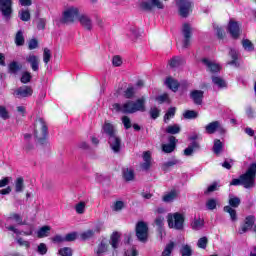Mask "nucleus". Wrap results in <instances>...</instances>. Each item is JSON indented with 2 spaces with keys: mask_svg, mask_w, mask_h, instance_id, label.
<instances>
[{
  "mask_svg": "<svg viewBox=\"0 0 256 256\" xmlns=\"http://www.w3.org/2000/svg\"><path fill=\"white\" fill-rule=\"evenodd\" d=\"M212 83L218 86L219 89H225V87H227V82H225L224 79L219 76H213Z\"/></svg>",
  "mask_w": 256,
  "mask_h": 256,
  "instance_id": "33",
  "label": "nucleus"
},
{
  "mask_svg": "<svg viewBox=\"0 0 256 256\" xmlns=\"http://www.w3.org/2000/svg\"><path fill=\"white\" fill-rule=\"evenodd\" d=\"M18 15L21 21H29L31 19V13H29V10H20Z\"/></svg>",
  "mask_w": 256,
  "mask_h": 256,
  "instance_id": "41",
  "label": "nucleus"
},
{
  "mask_svg": "<svg viewBox=\"0 0 256 256\" xmlns=\"http://www.w3.org/2000/svg\"><path fill=\"white\" fill-rule=\"evenodd\" d=\"M228 203L229 206H225L224 211L225 213H229L232 221H237V211H235V209L241 205V199L233 194H230Z\"/></svg>",
  "mask_w": 256,
  "mask_h": 256,
  "instance_id": "8",
  "label": "nucleus"
},
{
  "mask_svg": "<svg viewBox=\"0 0 256 256\" xmlns=\"http://www.w3.org/2000/svg\"><path fill=\"white\" fill-rule=\"evenodd\" d=\"M23 69V65L17 61H13L8 65V72L12 75H17L18 71H21Z\"/></svg>",
  "mask_w": 256,
  "mask_h": 256,
  "instance_id": "25",
  "label": "nucleus"
},
{
  "mask_svg": "<svg viewBox=\"0 0 256 256\" xmlns=\"http://www.w3.org/2000/svg\"><path fill=\"white\" fill-rule=\"evenodd\" d=\"M75 239H77V232L69 233L64 237V241L68 242L75 241Z\"/></svg>",
  "mask_w": 256,
  "mask_h": 256,
  "instance_id": "63",
  "label": "nucleus"
},
{
  "mask_svg": "<svg viewBox=\"0 0 256 256\" xmlns=\"http://www.w3.org/2000/svg\"><path fill=\"white\" fill-rule=\"evenodd\" d=\"M165 85L171 89V91H174V93L179 89V82L171 77H168L165 80Z\"/></svg>",
  "mask_w": 256,
  "mask_h": 256,
  "instance_id": "26",
  "label": "nucleus"
},
{
  "mask_svg": "<svg viewBox=\"0 0 256 256\" xmlns=\"http://www.w3.org/2000/svg\"><path fill=\"white\" fill-rule=\"evenodd\" d=\"M144 11H153V9H165V5L161 0H144L141 3Z\"/></svg>",
  "mask_w": 256,
  "mask_h": 256,
  "instance_id": "13",
  "label": "nucleus"
},
{
  "mask_svg": "<svg viewBox=\"0 0 256 256\" xmlns=\"http://www.w3.org/2000/svg\"><path fill=\"white\" fill-rule=\"evenodd\" d=\"M15 45L17 47H23L25 45V36H23V32L19 30L15 35Z\"/></svg>",
  "mask_w": 256,
  "mask_h": 256,
  "instance_id": "32",
  "label": "nucleus"
},
{
  "mask_svg": "<svg viewBox=\"0 0 256 256\" xmlns=\"http://www.w3.org/2000/svg\"><path fill=\"white\" fill-rule=\"evenodd\" d=\"M228 31L233 39H239V36L241 35V28L239 27V23L230 20Z\"/></svg>",
  "mask_w": 256,
  "mask_h": 256,
  "instance_id": "17",
  "label": "nucleus"
},
{
  "mask_svg": "<svg viewBox=\"0 0 256 256\" xmlns=\"http://www.w3.org/2000/svg\"><path fill=\"white\" fill-rule=\"evenodd\" d=\"M34 136L37 139L38 143H45L47 139V124L43 118H38L34 124Z\"/></svg>",
  "mask_w": 256,
  "mask_h": 256,
  "instance_id": "4",
  "label": "nucleus"
},
{
  "mask_svg": "<svg viewBox=\"0 0 256 256\" xmlns=\"http://www.w3.org/2000/svg\"><path fill=\"white\" fill-rule=\"evenodd\" d=\"M120 235L117 232H114L111 235L110 241L107 239H103L97 246L95 253L96 255H103L109 251V245H112L113 249H117L119 247V239Z\"/></svg>",
  "mask_w": 256,
  "mask_h": 256,
  "instance_id": "3",
  "label": "nucleus"
},
{
  "mask_svg": "<svg viewBox=\"0 0 256 256\" xmlns=\"http://www.w3.org/2000/svg\"><path fill=\"white\" fill-rule=\"evenodd\" d=\"M145 97H141L137 99L135 102L128 101L124 103L123 105L119 103H115L112 105L113 111H121V113H137V111H140L141 113H145L147 109L145 108Z\"/></svg>",
  "mask_w": 256,
  "mask_h": 256,
  "instance_id": "1",
  "label": "nucleus"
},
{
  "mask_svg": "<svg viewBox=\"0 0 256 256\" xmlns=\"http://www.w3.org/2000/svg\"><path fill=\"white\" fill-rule=\"evenodd\" d=\"M136 236L142 243L147 241V237H149V227L147 226V223L143 221L137 223Z\"/></svg>",
  "mask_w": 256,
  "mask_h": 256,
  "instance_id": "10",
  "label": "nucleus"
},
{
  "mask_svg": "<svg viewBox=\"0 0 256 256\" xmlns=\"http://www.w3.org/2000/svg\"><path fill=\"white\" fill-rule=\"evenodd\" d=\"M0 117L6 121V119H9V112L7 111V108L5 106H0Z\"/></svg>",
  "mask_w": 256,
  "mask_h": 256,
  "instance_id": "57",
  "label": "nucleus"
},
{
  "mask_svg": "<svg viewBox=\"0 0 256 256\" xmlns=\"http://www.w3.org/2000/svg\"><path fill=\"white\" fill-rule=\"evenodd\" d=\"M8 221H15L17 225H27V222L23 221V217L21 216V214L17 213L10 214Z\"/></svg>",
  "mask_w": 256,
  "mask_h": 256,
  "instance_id": "28",
  "label": "nucleus"
},
{
  "mask_svg": "<svg viewBox=\"0 0 256 256\" xmlns=\"http://www.w3.org/2000/svg\"><path fill=\"white\" fill-rule=\"evenodd\" d=\"M133 95H135V88L133 87L127 88L124 92V96L126 97V99H131Z\"/></svg>",
  "mask_w": 256,
  "mask_h": 256,
  "instance_id": "60",
  "label": "nucleus"
},
{
  "mask_svg": "<svg viewBox=\"0 0 256 256\" xmlns=\"http://www.w3.org/2000/svg\"><path fill=\"white\" fill-rule=\"evenodd\" d=\"M191 246L189 245H184L182 246V249H181V255L182 256H191Z\"/></svg>",
  "mask_w": 256,
  "mask_h": 256,
  "instance_id": "56",
  "label": "nucleus"
},
{
  "mask_svg": "<svg viewBox=\"0 0 256 256\" xmlns=\"http://www.w3.org/2000/svg\"><path fill=\"white\" fill-rule=\"evenodd\" d=\"M242 47H244L245 51H253L255 46L249 39L242 40Z\"/></svg>",
  "mask_w": 256,
  "mask_h": 256,
  "instance_id": "42",
  "label": "nucleus"
},
{
  "mask_svg": "<svg viewBox=\"0 0 256 256\" xmlns=\"http://www.w3.org/2000/svg\"><path fill=\"white\" fill-rule=\"evenodd\" d=\"M212 151L215 155H221V153H223V142L219 139H215Z\"/></svg>",
  "mask_w": 256,
  "mask_h": 256,
  "instance_id": "29",
  "label": "nucleus"
},
{
  "mask_svg": "<svg viewBox=\"0 0 256 256\" xmlns=\"http://www.w3.org/2000/svg\"><path fill=\"white\" fill-rule=\"evenodd\" d=\"M256 163H252L245 174L241 175L242 186L245 189L255 187Z\"/></svg>",
  "mask_w": 256,
  "mask_h": 256,
  "instance_id": "5",
  "label": "nucleus"
},
{
  "mask_svg": "<svg viewBox=\"0 0 256 256\" xmlns=\"http://www.w3.org/2000/svg\"><path fill=\"white\" fill-rule=\"evenodd\" d=\"M123 178L125 181H134L135 180V170L133 168L125 167L122 170Z\"/></svg>",
  "mask_w": 256,
  "mask_h": 256,
  "instance_id": "23",
  "label": "nucleus"
},
{
  "mask_svg": "<svg viewBox=\"0 0 256 256\" xmlns=\"http://www.w3.org/2000/svg\"><path fill=\"white\" fill-rule=\"evenodd\" d=\"M80 15L79 7L68 6L62 14V23H66V25L75 23V20L79 19Z\"/></svg>",
  "mask_w": 256,
  "mask_h": 256,
  "instance_id": "6",
  "label": "nucleus"
},
{
  "mask_svg": "<svg viewBox=\"0 0 256 256\" xmlns=\"http://www.w3.org/2000/svg\"><path fill=\"white\" fill-rule=\"evenodd\" d=\"M202 63L210 73H219V71H221V66L219 64L207 58L202 59Z\"/></svg>",
  "mask_w": 256,
  "mask_h": 256,
  "instance_id": "19",
  "label": "nucleus"
},
{
  "mask_svg": "<svg viewBox=\"0 0 256 256\" xmlns=\"http://www.w3.org/2000/svg\"><path fill=\"white\" fill-rule=\"evenodd\" d=\"M26 63H29L32 71H39V56L35 55V54H29L26 56Z\"/></svg>",
  "mask_w": 256,
  "mask_h": 256,
  "instance_id": "20",
  "label": "nucleus"
},
{
  "mask_svg": "<svg viewBox=\"0 0 256 256\" xmlns=\"http://www.w3.org/2000/svg\"><path fill=\"white\" fill-rule=\"evenodd\" d=\"M137 255H139V252L135 247H132L125 252V256H137Z\"/></svg>",
  "mask_w": 256,
  "mask_h": 256,
  "instance_id": "64",
  "label": "nucleus"
},
{
  "mask_svg": "<svg viewBox=\"0 0 256 256\" xmlns=\"http://www.w3.org/2000/svg\"><path fill=\"white\" fill-rule=\"evenodd\" d=\"M178 195L179 193L177 192V190H172L171 192L163 196L162 201H164V203H171L175 201V198Z\"/></svg>",
  "mask_w": 256,
  "mask_h": 256,
  "instance_id": "30",
  "label": "nucleus"
},
{
  "mask_svg": "<svg viewBox=\"0 0 256 256\" xmlns=\"http://www.w3.org/2000/svg\"><path fill=\"white\" fill-rule=\"evenodd\" d=\"M206 208L209 211H213L214 209H217V200H215L214 198L208 199L206 201Z\"/></svg>",
  "mask_w": 256,
  "mask_h": 256,
  "instance_id": "44",
  "label": "nucleus"
},
{
  "mask_svg": "<svg viewBox=\"0 0 256 256\" xmlns=\"http://www.w3.org/2000/svg\"><path fill=\"white\" fill-rule=\"evenodd\" d=\"M181 61L180 57H174L170 60L169 65L172 68L179 67V65H181Z\"/></svg>",
  "mask_w": 256,
  "mask_h": 256,
  "instance_id": "52",
  "label": "nucleus"
},
{
  "mask_svg": "<svg viewBox=\"0 0 256 256\" xmlns=\"http://www.w3.org/2000/svg\"><path fill=\"white\" fill-rule=\"evenodd\" d=\"M213 28L215 29L219 39H223V37L225 36V31H223V29H221L217 24H213Z\"/></svg>",
  "mask_w": 256,
  "mask_h": 256,
  "instance_id": "59",
  "label": "nucleus"
},
{
  "mask_svg": "<svg viewBox=\"0 0 256 256\" xmlns=\"http://www.w3.org/2000/svg\"><path fill=\"white\" fill-rule=\"evenodd\" d=\"M78 21L85 31H91L93 29V19H91V16L80 14Z\"/></svg>",
  "mask_w": 256,
  "mask_h": 256,
  "instance_id": "14",
  "label": "nucleus"
},
{
  "mask_svg": "<svg viewBox=\"0 0 256 256\" xmlns=\"http://www.w3.org/2000/svg\"><path fill=\"white\" fill-rule=\"evenodd\" d=\"M85 207H86L85 202H79L75 206L76 213H78L79 215H83V213H85Z\"/></svg>",
  "mask_w": 256,
  "mask_h": 256,
  "instance_id": "47",
  "label": "nucleus"
},
{
  "mask_svg": "<svg viewBox=\"0 0 256 256\" xmlns=\"http://www.w3.org/2000/svg\"><path fill=\"white\" fill-rule=\"evenodd\" d=\"M178 163H179V161H177V160H170L168 162H165L162 165V169H163V171H167V169H169V167H173L174 165H177Z\"/></svg>",
  "mask_w": 256,
  "mask_h": 256,
  "instance_id": "53",
  "label": "nucleus"
},
{
  "mask_svg": "<svg viewBox=\"0 0 256 256\" xmlns=\"http://www.w3.org/2000/svg\"><path fill=\"white\" fill-rule=\"evenodd\" d=\"M255 225V216H248L245 218L244 224H242L238 230V233L240 235H243V233H247L251 227Z\"/></svg>",
  "mask_w": 256,
  "mask_h": 256,
  "instance_id": "16",
  "label": "nucleus"
},
{
  "mask_svg": "<svg viewBox=\"0 0 256 256\" xmlns=\"http://www.w3.org/2000/svg\"><path fill=\"white\" fill-rule=\"evenodd\" d=\"M21 83L27 84L31 81V73L30 72H24L22 73V77L20 79Z\"/></svg>",
  "mask_w": 256,
  "mask_h": 256,
  "instance_id": "54",
  "label": "nucleus"
},
{
  "mask_svg": "<svg viewBox=\"0 0 256 256\" xmlns=\"http://www.w3.org/2000/svg\"><path fill=\"white\" fill-rule=\"evenodd\" d=\"M14 95L18 99H24L25 97H31V95H33V89L30 86H21L14 92Z\"/></svg>",
  "mask_w": 256,
  "mask_h": 256,
  "instance_id": "15",
  "label": "nucleus"
},
{
  "mask_svg": "<svg viewBox=\"0 0 256 256\" xmlns=\"http://www.w3.org/2000/svg\"><path fill=\"white\" fill-rule=\"evenodd\" d=\"M182 32L184 36L183 48L187 49L191 45V25L184 24L182 27Z\"/></svg>",
  "mask_w": 256,
  "mask_h": 256,
  "instance_id": "18",
  "label": "nucleus"
},
{
  "mask_svg": "<svg viewBox=\"0 0 256 256\" xmlns=\"http://www.w3.org/2000/svg\"><path fill=\"white\" fill-rule=\"evenodd\" d=\"M176 5L179 9L181 17H188L193 9V4L189 0H178Z\"/></svg>",
  "mask_w": 256,
  "mask_h": 256,
  "instance_id": "11",
  "label": "nucleus"
},
{
  "mask_svg": "<svg viewBox=\"0 0 256 256\" xmlns=\"http://www.w3.org/2000/svg\"><path fill=\"white\" fill-rule=\"evenodd\" d=\"M166 133L177 135V133H181V126H179V124L170 125L166 128Z\"/></svg>",
  "mask_w": 256,
  "mask_h": 256,
  "instance_id": "34",
  "label": "nucleus"
},
{
  "mask_svg": "<svg viewBox=\"0 0 256 256\" xmlns=\"http://www.w3.org/2000/svg\"><path fill=\"white\" fill-rule=\"evenodd\" d=\"M0 13L6 21H9V19H11V15H13V1L0 0Z\"/></svg>",
  "mask_w": 256,
  "mask_h": 256,
  "instance_id": "9",
  "label": "nucleus"
},
{
  "mask_svg": "<svg viewBox=\"0 0 256 256\" xmlns=\"http://www.w3.org/2000/svg\"><path fill=\"white\" fill-rule=\"evenodd\" d=\"M195 149H199V143L197 142H193L190 146H188L184 150V155H186L187 157H189L190 155H193V151H195Z\"/></svg>",
  "mask_w": 256,
  "mask_h": 256,
  "instance_id": "37",
  "label": "nucleus"
},
{
  "mask_svg": "<svg viewBox=\"0 0 256 256\" xmlns=\"http://www.w3.org/2000/svg\"><path fill=\"white\" fill-rule=\"evenodd\" d=\"M205 131L206 133H208V135H213L214 133L217 132H219L220 135H225L226 133L225 128L223 127V125H221V122L219 121H213L206 125Z\"/></svg>",
  "mask_w": 256,
  "mask_h": 256,
  "instance_id": "12",
  "label": "nucleus"
},
{
  "mask_svg": "<svg viewBox=\"0 0 256 256\" xmlns=\"http://www.w3.org/2000/svg\"><path fill=\"white\" fill-rule=\"evenodd\" d=\"M207 245H209V238H207V236H203L198 239L197 247L199 249H207Z\"/></svg>",
  "mask_w": 256,
  "mask_h": 256,
  "instance_id": "38",
  "label": "nucleus"
},
{
  "mask_svg": "<svg viewBox=\"0 0 256 256\" xmlns=\"http://www.w3.org/2000/svg\"><path fill=\"white\" fill-rule=\"evenodd\" d=\"M37 47H39V42L37 39H31L28 43V49L33 51V49H37Z\"/></svg>",
  "mask_w": 256,
  "mask_h": 256,
  "instance_id": "61",
  "label": "nucleus"
},
{
  "mask_svg": "<svg viewBox=\"0 0 256 256\" xmlns=\"http://www.w3.org/2000/svg\"><path fill=\"white\" fill-rule=\"evenodd\" d=\"M168 227L170 229H176L177 231H181L183 229V223H185V216L179 212L168 214Z\"/></svg>",
  "mask_w": 256,
  "mask_h": 256,
  "instance_id": "7",
  "label": "nucleus"
},
{
  "mask_svg": "<svg viewBox=\"0 0 256 256\" xmlns=\"http://www.w3.org/2000/svg\"><path fill=\"white\" fill-rule=\"evenodd\" d=\"M43 61L45 65L51 61V50H49V48H44Z\"/></svg>",
  "mask_w": 256,
  "mask_h": 256,
  "instance_id": "46",
  "label": "nucleus"
},
{
  "mask_svg": "<svg viewBox=\"0 0 256 256\" xmlns=\"http://www.w3.org/2000/svg\"><path fill=\"white\" fill-rule=\"evenodd\" d=\"M162 151H164V153H173V151H175V145H173V144H163L162 145Z\"/></svg>",
  "mask_w": 256,
  "mask_h": 256,
  "instance_id": "51",
  "label": "nucleus"
},
{
  "mask_svg": "<svg viewBox=\"0 0 256 256\" xmlns=\"http://www.w3.org/2000/svg\"><path fill=\"white\" fill-rule=\"evenodd\" d=\"M204 225L205 221L201 218H195L194 221L191 223V227L194 231H200V229H203Z\"/></svg>",
  "mask_w": 256,
  "mask_h": 256,
  "instance_id": "31",
  "label": "nucleus"
},
{
  "mask_svg": "<svg viewBox=\"0 0 256 256\" xmlns=\"http://www.w3.org/2000/svg\"><path fill=\"white\" fill-rule=\"evenodd\" d=\"M7 231H12V233H15V235H25L29 237L30 235H33V225L30 226V229L28 231H20L17 229V227L13 225H5Z\"/></svg>",
  "mask_w": 256,
  "mask_h": 256,
  "instance_id": "21",
  "label": "nucleus"
},
{
  "mask_svg": "<svg viewBox=\"0 0 256 256\" xmlns=\"http://www.w3.org/2000/svg\"><path fill=\"white\" fill-rule=\"evenodd\" d=\"M143 161L144 163L141 164V168L144 171H148L151 168V152L147 151L143 154Z\"/></svg>",
  "mask_w": 256,
  "mask_h": 256,
  "instance_id": "24",
  "label": "nucleus"
},
{
  "mask_svg": "<svg viewBox=\"0 0 256 256\" xmlns=\"http://www.w3.org/2000/svg\"><path fill=\"white\" fill-rule=\"evenodd\" d=\"M175 111L176 109L175 108H170L165 116H164V123H169V119H173V117H175Z\"/></svg>",
  "mask_w": 256,
  "mask_h": 256,
  "instance_id": "45",
  "label": "nucleus"
},
{
  "mask_svg": "<svg viewBox=\"0 0 256 256\" xmlns=\"http://www.w3.org/2000/svg\"><path fill=\"white\" fill-rule=\"evenodd\" d=\"M125 208V202L124 201H116L114 205L112 206L113 211H122Z\"/></svg>",
  "mask_w": 256,
  "mask_h": 256,
  "instance_id": "48",
  "label": "nucleus"
},
{
  "mask_svg": "<svg viewBox=\"0 0 256 256\" xmlns=\"http://www.w3.org/2000/svg\"><path fill=\"white\" fill-rule=\"evenodd\" d=\"M229 55L232 61L228 62V65H235V67H237V59L239 57V53L235 49H230Z\"/></svg>",
  "mask_w": 256,
  "mask_h": 256,
  "instance_id": "35",
  "label": "nucleus"
},
{
  "mask_svg": "<svg viewBox=\"0 0 256 256\" xmlns=\"http://www.w3.org/2000/svg\"><path fill=\"white\" fill-rule=\"evenodd\" d=\"M160 113H161V110H159V108H157V107H152L150 109V117L152 119H157V117H159Z\"/></svg>",
  "mask_w": 256,
  "mask_h": 256,
  "instance_id": "55",
  "label": "nucleus"
},
{
  "mask_svg": "<svg viewBox=\"0 0 256 256\" xmlns=\"http://www.w3.org/2000/svg\"><path fill=\"white\" fill-rule=\"evenodd\" d=\"M190 97L195 105H201L203 103V91L201 90L192 91Z\"/></svg>",
  "mask_w": 256,
  "mask_h": 256,
  "instance_id": "22",
  "label": "nucleus"
},
{
  "mask_svg": "<svg viewBox=\"0 0 256 256\" xmlns=\"http://www.w3.org/2000/svg\"><path fill=\"white\" fill-rule=\"evenodd\" d=\"M51 233V226H43L37 231L38 239H43L44 237H49Z\"/></svg>",
  "mask_w": 256,
  "mask_h": 256,
  "instance_id": "27",
  "label": "nucleus"
},
{
  "mask_svg": "<svg viewBox=\"0 0 256 256\" xmlns=\"http://www.w3.org/2000/svg\"><path fill=\"white\" fill-rule=\"evenodd\" d=\"M122 123H123L125 129H131V127H132L131 118H129L128 116H123Z\"/></svg>",
  "mask_w": 256,
  "mask_h": 256,
  "instance_id": "58",
  "label": "nucleus"
},
{
  "mask_svg": "<svg viewBox=\"0 0 256 256\" xmlns=\"http://www.w3.org/2000/svg\"><path fill=\"white\" fill-rule=\"evenodd\" d=\"M47 25V20L45 18H39L37 20V28L38 29H45V26Z\"/></svg>",
  "mask_w": 256,
  "mask_h": 256,
  "instance_id": "62",
  "label": "nucleus"
},
{
  "mask_svg": "<svg viewBox=\"0 0 256 256\" xmlns=\"http://www.w3.org/2000/svg\"><path fill=\"white\" fill-rule=\"evenodd\" d=\"M102 130L108 136V143L112 151H114V153H119L121 151V138L117 136V129L115 128V125L105 121Z\"/></svg>",
  "mask_w": 256,
  "mask_h": 256,
  "instance_id": "2",
  "label": "nucleus"
},
{
  "mask_svg": "<svg viewBox=\"0 0 256 256\" xmlns=\"http://www.w3.org/2000/svg\"><path fill=\"white\" fill-rule=\"evenodd\" d=\"M23 189H25L24 180L19 177L15 181V191L16 193H22Z\"/></svg>",
  "mask_w": 256,
  "mask_h": 256,
  "instance_id": "36",
  "label": "nucleus"
},
{
  "mask_svg": "<svg viewBox=\"0 0 256 256\" xmlns=\"http://www.w3.org/2000/svg\"><path fill=\"white\" fill-rule=\"evenodd\" d=\"M173 249H175V243H168L162 252V256H171V253H173Z\"/></svg>",
  "mask_w": 256,
  "mask_h": 256,
  "instance_id": "39",
  "label": "nucleus"
},
{
  "mask_svg": "<svg viewBox=\"0 0 256 256\" xmlns=\"http://www.w3.org/2000/svg\"><path fill=\"white\" fill-rule=\"evenodd\" d=\"M94 235H95V231L87 230L80 234V238L82 239V241H87L88 239H92V237H94Z\"/></svg>",
  "mask_w": 256,
  "mask_h": 256,
  "instance_id": "40",
  "label": "nucleus"
},
{
  "mask_svg": "<svg viewBox=\"0 0 256 256\" xmlns=\"http://www.w3.org/2000/svg\"><path fill=\"white\" fill-rule=\"evenodd\" d=\"M59 255L61 256H71L73 255V250L69 247H64L59 250Z\"/></svg>",
  "mask_w": 256,
  "mask_h": 256,
  "instance_id": "49",
  "label": "nucleus"
},
{
  "mask_svg": "<svg viewBox=\"0 0 256 256\" xmlns=\"http://www.w3.org/2000/svg\"><path fill=\"white\" fill-rule=\"evenodd\" d=\"M37 253H39V255H47V244L40 243L37 248Z\"/></svg>",
  "mask_w": 256,
  "mask_h": 256,
  "instance_id": "50",
  "label": "nucleus"
},
{
  "mask_svg": "<svg viewBox=\"0 0 256 256\" xmlns=\"http://www.w3.org/2000/svg\"><path fill=\"white\" fill-rule=\"evenodd\" d=\"M198 113L194 110H187L184 112L183 117L184 119H197Z\"/></svg>",
  "mask_w": 256,
  "mask_h": 256,
  "instance_id": "43",
  "label": "nucleus"
}]
</instances>
